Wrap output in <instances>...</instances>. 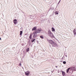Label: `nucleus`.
<instances>
[{
	"label": "nucleus",
	"mask_w": 76,
	"mask_h": 76,
	"mask_svg": "<svg viewBox=\"0 0 76 76\" xmlns=\"http://www.w3.org/2000/svg\"><path fill=\"white\" fill-rule=\"evenodd\" d=\"M47 41H48V42H49V43L51 44V45L52 44L53 42H54V41L48 39Z\"/></svg>",
	"instance_id": "20e7f679"
},
{
	"label": "nucleus",
	"mask_w": 76,
	"mask_h": 76,
	"mask_svg": "<svg viewBox=\"0 0 76 76\" xmlns=\"http://www.w3.org/2000/svg\"><path fill=\"white\" fill-rule=\"evenodd\" d=\"M52 30L53 32H54L55 31V29L53 27L52 28Z\"/></svg>",
	"instance_id": "ddd939ff"
},
{
	"label": "nucleus",
	"mask_w": 76,
	"mask_h": 76,
	"mask_svg": "<svg viewBox=\"0 0 76 76\" xmlns=\"http://www.w3.org/2000/svg\"><path fill=\"white\" fill-rule=\"evenodd\" d=\"M29 48H27L26 49V52H28V51H29Z\"/></svg>",
	"instance_id": "dca6fc26"
},
{
	"label": "nucleus",
	"mask_w": 76,
	"mask_h": 76,
	"mask_svg": "<svg viewBox=\"0 0 76 76\" xmlns=\"http://www.w3.org/2000/svg\"><path fill=\"white\" fill-rule=\"evenodd\" d=\"M23 32H22V31H20V35H21L20 37L22 36V33Z\"/></svg>",
	"instance_id": "f8f14e48"
},
{
	"label": "nucleus",
	"mask_w": 76,
	"mask_h": 76,
	"mask_svg": "<svg viewBox=\"0 0 76 76\" xmlns=\"http://www.w3.org/2000/svg\"><path fill=\"white\" fill-rule=\"evenodd\" d=\"M55 13L56 15H58V12L57 11L55 12Z\"/></svg>",
	"instance_id": "6ab92c4d"
},
{
	"label": "nucleus",
	"mask_w": 76,
	"mask_h": 76,
	"mask_svg": "<svg viewBox=\"0 0 76 76\" xmlns=\"http://www.w3.org/2000/svg\"><path fill=\"white\" fill-rule=\"evenodd\" d=\"M70 68H71V70H72L73 71H75V69H76L75 67H70Z\"/></svg>",
	"instance_id": "39448f33"
},
{
	"label": "nucleus",
	"mask_w": 76,
	"mask_h": 76,
	"mask_svg": "<svg viewBox=\"0 0 76 76\" xmlns=\"http://www.w3.org/2000/svg\"><path fill=\"white\" fill-rule=\"evenodd\" d=\"M32 35L30 34L29 36V38H30V39H32Z\"/></svg>",
	"instance_id": "2eb2a0df"
},
{
	"label": "nucleus",
	"mask_w": 76,
	"mask_h": 76,
	"mask_svg": "<svg viewBox=\"0 0 76 76\" xmlns=\"http://www.w3.org/2000/svg\"><path fill=\"white\" fill-rule=\"evenodd\" d=\"M37 29V27H34L32 29V31H35V30Z\"/></svg>",
	"instance_id": "9b49d317"
},
{
	"label": "nucleus",
	"mask_w": 76,
	"mask_h": 76,
	"mask_svg": "<svg viewBox=\"0 0 76 76\" xmlns=\"http://www.w3.org/2000/svg\"><path fill=\"white\" fill-rule=\"evenodd\" d=\"M37 33L35 31L33 33V38H35V37H37Z\"/></svg>",
	"instance_id": "f03ea898"
},
{
	"label": "nucleus",
	"mask_w": 76,
	"mask_h": 76,
	"mask_svg": "<svg viewBox=\"0 0 76 76\" xmlns=\"http://www.w3.org/2000/svg\"><path fill=\"white\" fill-rule=\"evenodd\" d=\"M20 66H21V64H20Z\"/></svg>",
	"instance_id": "5701e85b"
},
{
	"label": "nucleus",
	"mask_w": 76,
	"mask_h": 76,
	"mask_svg": "<svg viewBox=\"0 0 76 76\" xmlns=\"http://www.w3.org/2000/svg\"><path fill=\"white\" fill-rule=\"evenodd\" d=\"M63 64H66V62L65 61H64L63 62Z\"/></svg>",
	"instance_id": "aec40b11"
},
{
	"label": "nucleus",
	"mask_w": 76,
	"mask_h": 76,
	"mask_svg": "<svg viewBox=\"0 0 76 76\" xmlns=\"http://www.w3.org/2000/svg\"><path fill=\"white\" fill-rule=\"evenodd\" d=\"M62 74L63 76H64L65 75V72L63 71L62 72Z\"/></svg>",
	"instance_id": "4468645a"
},
{
	"label": "nucleus",
	"mask_w": 76,
	"mask_h": 76,
	"mask_svg": "<svg viewBox=\"0 0 76 76\" xmlns=\"http://www.w3.org/2000/svg\"><path fill=\"white\" fill-rule=\"evenodd\" d=\"M25 74L26 75H27V76L29 75V72L28 71H27L26 72H25Z\"/></svg>",
	"instance_id": "0eeeda50"
},
{
	"label": "nucleus",
	"mask_w": 76,
	"mask_h": 76,
	"mask_svg": "<svg viewBox=\"0 0 76 76\" xmlns=\"http://www.w3.org/2000/svg\"><path fill=\"white\" fill-rule=\"evenodd\" d=\"M66 57H67V56H66Z\"/></svg>",
	"instance_id": "393cba45"
},
{
	"label": "nucleus",
	"mask_w": 76,
	"mask_h": 76,
	"mask_svg": "<svg viewBox=\"0 0 76 76\" xmlns=\"http://www.w3.org/2000/svg\"><path fill=\"white\" fill-rule=\"evenodd\" d=\"M71 69V68L69 67L67 69V70H66L67 73H68V72H69V70H70V69Z\"/></svg>",
	"instance_id": "1a4fd4ad"
},
{
	"label": "nucleus",
	"mask_w": 76,
	"mask_h": 76,
	"mask_svg": "<svg viewBox=\"0 0 76 76\" xmlns=\"http://www.w3.org/2000/svg\"><path fill=\"white\" fill-rule=\"evenodd\" d=\"M35 39H32L31 40V42H34V41H35Z\"/></svg>",
	"instance_id": "f3484780"
},
{
	"label": "nucleus",
	"mask_w": 76,
	"mask_h": 76,
	"mask_svg": "<svg viewBox=\"0 0 76 76\" xmlns=\"http://www.w3.org/2000/svg\"><path fill=\"white\" fill-rule=\"evenodd\" d=\"M51 45H52V46H54V47H55V46H56V45H57V44L56 43V42H53L52 43V44Z\"/></svg>",
	"instance_id": "423d86ee"
},
{
	"label": "nucleus",
	"mask_w": 76,
	"mask_h": 76,
	"mask_svg": "<svg viewBox=\"0 0 76 76\" xmlns=\"http://www.w3.org/2000/svg\"><path fill=\"white\" fill-rule=\"evenodd\" d=\"M0 40H1V38L0 37Z\"/></svg>",
	"instance_id": "b1692460"
},
{
	"label": "nucleus",
	"mask_w": 76,
	"mask_h": 76,
	"mask_svg": "<svg viewBox=\"0 0 76 76\" xmlns=\"http://www.w3.org/2000/svg\"><path fill=\"white\" fill-rule=\"evenodd\" d=\"M61 1V0H60L59 1L58 4V3H60V1Z\"/></svg>",
	"instance_id": "412c9836"
},
{
	"label": "nucleus",
	"mask_w": 76,
	"mask_h": 76,
	"mask_svg": "<svg viewBox=\"0 0 76 76\" xmlns=\"http://www.w3.org/2000/svg\"><path fill=\"white\" fill-rule=\"evenodd\" d=\"M56 68L57 67V66H56Z\"/></svg>",
	"instance_id": "4be33fe9"
},
{
	"label": "nucleus",
	"mask_w": 76,
	"mask_h": 76,
	"mask_svg": "<svg viewBox=\"0 0 76 76\" xmlns=\"http://www.w3.org/2000/svg\"><path fill=\"white\" fill-rule=\"evenodd\" d=\"M40 38H41L42 39H44V37L42 36H40Z\"/></svg>",
	"instance_id": "a211bd4d"
},
{
	"label": "nucleus",
	"mask_w": 76,
	"mask_h": 76,
	"mask_svg": "<svg viewBox=\"0 0 76 76\" xmlns=\"http://www.w3.org/2000/svg\"><path fill=\"white\" fill-rule=\"evenodd\" d=\"M48 35L51 38H54V35H53V34L51 31L50 30L48 31Z\"/></svg>",
	"instance_id": "f257e3e1"
},
{
	"label": "nucleus",
	"mask_w": 76,
	"mask_h": 76,
	"mask_svg": "<svg viewBox=\"0 0 76 76\" xmlns=\"http://www.w3.org/2000/svg\"><path fill=\"white\" fill-rule=\"evenodd\" d=\"M14 23L15 25H16L17 23V20L15 19L14 20Z\"/></svg>",
	"instance_id": "6e6552de"
},
{
	"label": "nucleus",
	"mask_w": 76,
	"mask_h": 76,
	"mask_svg": "<svg viewBox=\"0 0 76 76\" xmlns=\"http://www.w3.org/2000/svg\"><path fill=\"white\" fill-rule=\"evenodd\" d=\"M41 31H42V29H41V28H39L38 29L36 30L35 31H36L37 34H38V33H40Z\"/></svg>",
	"instance_id": "7ed1b4c3"
},
{
	"label": "nucleus",
	"mask_w": 76,
	"mask_h": 76,
	"mask_svg": "<svg viewBox=\"0 0 76 76\" xmlns=\"http://www.w3.org/2000/svg\"><path fill=\"white\" fill-rule=\"evenodd\" d=\"M76 30L75 29H74L73 31V33L74 35H76Z\"/></svg>",
	"instance_id": "9d476101"
}]
</instances>
